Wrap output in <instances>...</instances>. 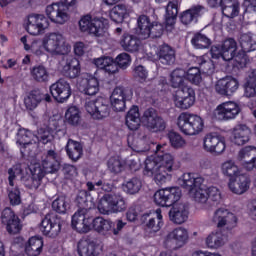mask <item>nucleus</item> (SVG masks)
<instances>
[{
    "label": "nucleus",
    "instance_id": "8",
    "mask_svg": "<svg viewBox=\"0 0 256 256\" xmlns=\"http://www.w3.org/2000/svg\"><path fill=\"white\" fill-rule=\"evenodd\" d=\"M85 110L93 119L101 121V119L109 117L111 113V106L109 105V100L99 97L94 101L86 102Z\"/></svg>",
    "mask_w": 256,
    "mask_h": 256
},
{
    "label": "nucleus",
    "instance_id": "10",
    "mask_svg": "<svg viewBox=\"0 0 256 256\" xmlns=\"http://www.w3.org/2000/svg\"><path fill=\"white\" fill-rule=\"evenodd\" d=\"M79 28L82 33H89L95 37H101L105 33V20L91 18V15H86L80 19Z\"/></svg>",
    "mask_w": 256,
    "mask_h": 256
},
{
    "label": "nucleus",
    "instance_id": "23",
    "mask_svg": "<svg viewBox=\"0 0 256 256\" xmlns=\"http://www.w3.org/2000/svg\"><path fill=\"white\" fill-rule=\"evenodd\" d=\"M238 161H241L246 171L256 169V147L246 146L238 152Z\"/></svg>",
    "mask_w": 256,
    "mask_h": 256
},
{
    "label": "nucleus",
    "instance_id": "57",
    "mask_svg": "<svg viewBox=\"0 0 256 256\" xmlns=\"http://www.w3.org/2000/svg\"><path fill=\"white\" fill-rule=\"evenodd\" d=\"M198 69L200 70V73L202 72L205 75H213V73H215V64L210 58H200Z\"/></svg>",
    "mask_w": 256,
    "mask_h": 256
},
{
    "label": "nucleus",
    "instance_id": "18",
    "mask_svg": "<svg viewBox=\"0 0 256 256\" xmlns=\"http://www.w3.org/2000/svg\"><path fill=\"white\" fill-rule=\"evenodd\" d=\"M50 93L58 103H65L71 97V84L67 80L60 79L50 86Z\"/></svg>",
    "mask_w": 256,
    "mask_h": 256
},
{
    "label": "nucleus",
    "instance_id": "42",
    "mask_svg": "<svg viewBox=\"0 0 256 256\" xmlns=\"http://www.w3.org/2000/svg\"><path fill=\"white\" fill-rule=\"evenodd\" d=\"M43 251V239L39 237H31L25 245V252L29 256L41 255Z\"/></svg>",
    "mask_w": 256,
    "mask_h": 256
},
{
    "label": "nucleus",
    "instance_id": "54",
    "mask_svg": "<svg viewBox=\"0 0 256 256\" xmlns=\"http://www.w3.org/2000/svg\"><path fill=\"white\" fill-rule=\"evenodd\" d=\"M7 193L10 205H12L13 207L21 205V190H19L18 186L8 187Z\"/></svg>",
    "mask_w": 256,
    "mask_h": 256
},
{
    "label": "nucleus",
    "instance_id": "29",
    "mask_svg": "<svg viewBox=\"0 0 256 256\" xmlns=\"http://www.w3.org/2000/svg\"><path fill=\"white\" fill-rule=\"evenodd\" d=\"M207 13V8L203 5H193L186 11L181 13L180 21L183 25H190V23H197L200 17H203Z\"/></svg>",
    "mask_w": 256,
    "mask_h": 256
},
{
    "label": "nucleus",
    "instance_id": "7",
    "mask_svg": "<svg viewBox=\"0 0 256 256\" xmlns=\"http://www.w3.org/2000/svg\"><path fill=\"white\" fill-rule=\"evenodd\" d=\"M43 47L52 55H67L71 46L65 45V38L59 33H51L43 39Z\"/></svg>",
    "mask_w": 256,
    "mask_h": 256
},
{
    "label": "nucleus",
    "instance_id": "45",
    "mask_svg": "<svg viewBox=\"0 0 256 256\" xmlns=\"http://www.w3.org/2000/svg\"><path fill=\"white\" fill-rule=\"evenodd\" d=\"M123 191L127 193V195H137L141 191V187H143V182L139 177H132L126 180L123 184Z\"/></svg>",
    "mask_w": 256,
    "mask_h": 256
},
{
    "label": "nucleus",
    "instance_id": "22",
    "mask_svg": "<svg viewBox=\"0 0 256 256\" xmlns=\"http://www.w3.org/2000/svg\"><path fill=\"white\" fill-rule=\"evenodd\" d=\"M42 171L45 173H57L61 169V162L55 150H48L41 157Z\"/></svg>",
    "mask_w": 256,
    "mask_h": 256
},
{
    "label": "nucleus",
    "instance_id": "53",
    "mask_svg": "<svg viewBox=\"0 0 256 256\" xmlns=\"http://www.w3.org/2000/svg\"><path fill=\"white\" fill-rule=\"evenodd\" d=\"M185 81V70L176 68L171 73V84L174 89H177L183 85Z\"/></svg>",
    "mask_w": 256,
    "mask_h": 256
},
{
    "label": "nucleus",
    "instance_id": "25",
    "mask_svg": "<svg viewBox=\"0 0 256 256\" xmlns=\"http://www.w3.org/2000/svg\"><path fill=\"white\" fill-rule=\"evenodd\" d=\"M170 221L176 225H183L189 219V204L175 203L169 211Z\"/></svg>",
    "mask_w": 256,
    "mask_h": 256
},
{
    "label": "nucleus",
    "instance_id": "21",
    "mask_svg": "<svg viewBox=\"0 0 256 256\" xmlns=\"http://www.w3.org/2000/svg\"><path fill=\"white\" fill-rule=\"evenodd\" d=\"M239 89V80L233 77L221 78L215 85V91L222 97H230Z\"/></svg>",
    "mask_w": 256,
    "mask_h": 256
},
{
    "label": "nucleus",
    "instance_id": "44",
    "mask_svg": "<svg viewBox=\"0 0 256 256\" xmlns=\"http://www.w3.org/2000/svg\"><path fill=\"white\" fill-rule=\"evenodd\" d=\"M31 77L36 83H47L49 81V71L43 65H36L30 69Z\"/></svg>",
    "mask_w": 256,
    "mask_h": 256
},
{
    "label": "nucleus",
    "instance_id": "9",
    "mask_svg": "<svg viewBox=\"0 0 256 256\" xmlns=\"http://www.w3.org/2000/svg\"><path fill=\"white\" fill-rule=\"evenodd\" d=\"M179 199H181L180 187L160 189L154 194V202L160 207H172Z\"/></svg>",
    "mask_w": 256,
    "mask_h": 256
},
{
    "label": "nucleus",
    "instance_id": "1",
    "mask_svg": "<svg viewBox=\"0 0 256 256\" xmlns=\"http://www.w3.org/2000/svg\"><path fill=\"white\" fill-rule=\"evenodd\" d=\"M141 123L152 133H161L167 129V121L159 115L155 108L146 109L141 117L139 107L133 106L126 114L125 124L130 131H137L141 127Z\"/></svg>",
    "mask_w": 256,
    "mask_h": 256
},
{
    "label": "nucleus",
    "instance_id": "43",
    "mask_svg": "<svg viewBox=\"0 0 256 256\" xmlns=\"http://www.w3.org/2000/svg\"><path fill=\"white\" fill-rule=\"evenodd\" d=\"M227 242V236L223 234V232H212L206 238V245L209 249H219V247H223Z\"/></svg>",
    "mask_w": 256,
    "mask_h": 256
},
{
    "label": "nucleus",
    "instance_id": "19",
    "mask_svg": "<svg viewBox=\"0 0 256 256\" xmlns=\"http://www.w3.org/2000/svg\"><path fill=\"white\" fill-rule=\"evenodd\" d=\"M85 209H78L72 216V228L77 233H89L91 231L92 218L87 217Z\"/></svg>",
    "mask_w": 256,
    "mask_h": 256
},
{
    "label": "nucleus",
    "instance_id": "58",
    "mask_svg": "<svg viewBox=\"0 0 256 256\" xmlns=\"http://www.w3.org/2000/svg\"><path fill=\"white\" fill-rule=\"evenodd\" d=\"M223 175L227 177H236L239 173V168L235 165V162L232 160H228L224 162L221 166Z\"/></svg>",
    "mask_w": 256,
    "mask_h": 256
},
{
    "label": "nucleus",
    "instance_id": "37",
    "mask_svg": "<svg viewBox=\"0 0 256 256\" xmlns=\"http://www.w3.org/2000/svg\"><path fill=\"white\" fill-rule=\"evenodd\" d=\"M43 99H45V94L39 89H34L24 98V105L28 111H33L39 107V104Z\"/></svg>",
    "mask_w": 256,
    "mask_h": 256
},
{
    "label": "nucleus",
    "instance_id": "33",
    "mask_svg": "<svg viewBox=\"0 0 256 256\" xmlns=\"http://www.w3.org/2000/svg\"><path fill=\"white\" fill-rule=\"evenodd\" d=\"M251 139V129L245 124H238L232 130V141L235 145L241 146L249 143Z\"/></svg>",
    "mask_w": 256,
    "mask_h": 256
},
{
    "label": "nucleus",
    "instance_id": "48",
    "mask_svg": "<svg viewBox=\"0 0 256 256\" xmlns=\"http://www.w3.org/2000/svg\"><path fill=\"white\" fill-rule=\"evenodd\" d=\"M65 119L68 125L78 127V125H81V111L77 106L69 107L65 113Z\"/></svg>",
    "mask_w": 256,
    "mask_h": 256
},
{
    "label": "nucleus",
    "instance_id": "62",
    "mask_svg": "<svg viewBox=\"0 0 256 256\" xmlns=\"http://www.w3.org/2000/svg\"><path fill=\"white\" fill-rule=\"evenodd\" d=\"M158 167L159 161L157 160V156L154 158H147L145 160V175H148L149 177L153 176Z\"/></svg>",
    "mask_w": 256,
    "mask_h": 256
},
{
    "label": "nucleus",
    "instance_id": "2",
    "mask_svg": "<svg viewBox=\"0 0 256 256\" xmlns=\"http://www.w3.org/2000/svg\"><path fill=\"white\" fill-rule=\"evenodd\" d=\"M204 181L203 177H196L193 173H185L180 180L182 189H185L198 205H207V190L201 188Z\"/></svg>",
    "mask_w": 256,
    "mask_h": 256
},
{
    "label": "nucleus",
    "instance_id": "34",
    "mask_svg": "<svg viewBox=\"0 0 256 256\" xmlns=\"http://www.w3.org/2000/svg\"><path fill=\"white\" fill-rule=\"evenodd\" d=\"M62 74L68 79H77L81 75V63L77 58H68L62 68Z\"/></svg>",
    "mask_w": 256,
    "mask_h": 256
},
{
    "label": "nucleus",
    "instance_id": "32",
    "mask_svg": "<svg viewBox=\"0 0 256 256\" xmlns=\"http://www.w3.org/2000/svg\"><path fill=\"white\" fill-rule=\"evenodd\" d=\"M251 185V180L246 175L235 176L234 180L230 179L228 184L230 191L236 195H243L249 191V186Z\"/></svg>",
    "mask_w": 256,
    "mask_h": 256
},
{
    "label": "nucleus",
    "instance_id": "27",
    "mask_svg": "<svg viewBox=\"0 0 256 256\" xmlns=\"http://www.w3.org/2000/svg\"><path fill=\"white\" fill-rule=\"evenodd\" d=\"M213 223H216L217 227H235L237 225V217L235 214L229 212V210L225 208H219L214 212V216L212 218Z\"/></svg>",
    "mask_w": 256,
    "mask_h": 256
},
{
    "label": "nucleus",
    "instance_id": "55",
    "mask_svg": "<svg viewBox=\"0 0 256 256\" xmlns=\"http://www.w3.org/2000/svg\"><path fill=\"white\" fill-rule=\"evenodd\" d=\"M90 196L89 192L87 190H80L76 197V203L79 207V209H85L86 212H89V209H91V206H89V200L88 197Z\"/></svg>",
    "mask_w": 256,
    "mask_h": 256
},
{
    "label": "nucleus",
    "instance_id": "59",
    "mask_svg": "<svg viewBox=\"0 0 256 256\" xmlns=\"http://www.w3.org/2000/svg\"><path fill=\"white\" fill-rule=\"evenodd\" d=\"M36 139L43 143V145H47V143H52V141L55 139V136H53V132L47 128H40L38 130V135L36 136Z\"/></svg>",
    "mask_w": 256,
    "mask_h": 256
},
{
    "label": "nucleus",
    "instance_id": "5",
    "mask_svg": "<svg viewBox=\"0 0 256 256\" xmlns=\"http://www.w3.org/2000/svg\"><path fill=\"white\" fill-rule=\"evenodd\" d=\"M137 23V33L140 39H149V37L157 39V37L163 35V31L165 30L163 24L159 22H151V19L147 15L139 16Z\"/></svg>",
    "mask_w": 256,
    "mask_h": 256
},
{
    "label": "nucleus",
    "instance_id": "38",
    "mask_svg": "<svg viewBox=\"0 0 256 256\" xmlns=\"http://www.w3.org/2000/svg\"><path fill=\"white\" fill-rule=\"evenodd\" d=\"M222 49V59L224 61H231L237 55V41L233 38H228L220 45Z\"/></svg>",
    "mask_w": 256,
    "mask_h": 256
},
{
    "label": "nucleus",
    "instance_id": "6",
    "mask_svg": "<svg viewBox=\"0 0 256 256\" xmlns=\"http://www.w3.org/2000/svg\"><path fill=\"white\" fill-rule=\"evenodd\" d=\"M62 226L63 220H61V217L54 213H48L40 223V231L45 237L55 239L56 237H59Z\"/></svg>",
    "mask_w": 256,
    "mask_h": 256
},
{
    "label": "nucleus",
    "instance_id": "4",
    "mask_svg": "<svg viewBox=\"0 0 256 256\" xmlns=\"http://www.w3.org/2000/svg\"><path fill=\"white\" fill-rule=\"evenodd\" d=\"M177 125L184 135H199L205 127V123L201 116L189 114L187 112H183L179 115Z\"/></svg>",
    "mask_w": 256,
    "mask_h": 256
},
{
    "label": "nucleus",
    "instance_id": "63",
    "mask_svg": "<svg viewBox=\"0 0 256 256\" xmlns=\"http://www.w3.org/2000/svg\"><path fill=\"white\" fill-rule=\"evenodd\" d=\"M116 64L118 65L119 69H127V67H129L131 65V55H129L128 53H121L119 54L115 60Z\"/></svg>",
    "mask_w": 256,
    "mask_h": 256
},
{
    "label": "nucleus",
    "instance_id": "50",
    "mask_svg": "<svg viewBox=\"0 0 256 256\" xmlns=\"http://www.w3.org/2000/svg\"><path fill=\"white\" fill-rule=\"evenodd\" d=\"M191 44L195 49H209L211 47V39L207 35L198 32L192 37Z\"/></svg>",
    "mask_w": 256,
    "mask_h": 256
},
{
    "label": "nucleus",
    "instance_id": "47",
    "mask_svg": "<svg viewBox=\"0 0 256 256\" xmlns=\"http://www.w3.org/2000/svg\"><path fill=\"white\" fill-rule=\"evenodd\" d=\"M239 43L244 53H251V51H256V42L253 40V34L251 32L241 34Z\"/></svg>",
    "mask_w": 256,
    "mask_h": 256
},
{
    "label": "nucleus",
    "instance_id": "11",
    "mask_svg": "<svg viewBox=\"0 0 256 256\" xmlns=\"http://www.w3.org/2000/svg\"><path fill=\"white\" fill-rule=\"evenodd\" d=\"M0 219L9 235H19L21 233L23 224H21V219H19V216L11 208H5L1 213Z\"/></svg>",
    "mask_w": 256,
    "mask_h": 256
},
{
    "label": "nucleus",
    "instance_id": "41",
    "mask_svg": "<svg viewBox=\"0 0 256 256\" xmlns=\"http://www.w3.org/2000/svg\"><path fill=\"white\" fill-rule=\"evenodd\" d=\"M52 209L59 215H65L71 210V199L65 195L58 196L52 202Z\"/></svg>",
    "mask_w": 256,
    "mask_h": 256
},
{
    "label": "nucleus",
    "instance_id": "30",
    "mask_svg": "<svg viewBox=\"0 0 256 256\" xmlns=\"http://www.w3.org/2000/svg\"><path fill=\"white\" fill-rule=\"evenodd\" d=\"M78 91L84 95H97L99 93V80L95 77L80 78L77 82Z\"/></svg>",
    "mask_w": 256,
    "mask_h": 256
},
{
    "label": "nucleus",
    "instance_id": "35",
    "mask_svg": "<svg viewBox=\"0 0 256 256\" xmlns=\"http://www.w3.org/2000/svg\"><path fill=\"white\" fill-rule=\"evenodd\" d=\"M65 151L74 163H77L83 157V144L73 139H68V142L65 146Z\"/></svg>",
    "mask_w": 256,
    "mask_h": 256
},
{
    "label": "nucleus",
    "instance_id": "12",
    "mask_svg": "<svg viewBox=\"0 0 256 256\" xmlns=\"http://www.w3.org/2000/svg\"><path fill=\"white\" fill-rule=\"evenodd\" d=\"M174 105L182 111L193 107L195 105V90L188 86L179 88L174 96Z\"/></svg>",
    "mask_w": 256,
    "mask_h": 256
},
{
    "label": "nucleus",
    "instance_id": "26",
    "mask_svg": "<svg viewBox=\"0 0 256 256\" xmlns=\"http://www.w3.org/2000/svg\"><path fill=\"white\" fill-rule=\"evenodd\" d=\"M166 145H157L156 147V159L158 161V167L163 169H166L169 173L171 171H174V169H177L175 167V157L171 155V153L165 152Z\"/></svg>",
    "mask_w": 256,
    "mask_h": 256
},
{
    "label": "nucleus",
    "instance_id": "60",
    "mask_svg": "<svg viewBox=\"0 0 256 256\" xmlns=\"http://www.w3.org/2000/svg\"><path fill=\"white\" fill-rule=\"evenodd\" d=\"M153 176L157 185H163V183H166L167 179H169V170L164 169L163 167H158L153 173Z\"/></svg>",
    "mask_w": 256,
    "mask_h": 256
},
{
    "label": "nucleus",
    "instance_id": "31",
    "mask_svg": "<svg viewBox=\"0 0 256 256\" xmlns=\"http://www.w3.org/2000/svg\"><path fill=\"white\" fill-rule=\"evenodd\" d=\"M97 242L89 236L82 238L77 245L79 256H98Z\"/></svg>",
    "mask_w": 256,
    "mask_h": 256
},
{
    "label": "nucleus",
    "instance_id": "14",
    "mask_svg": "<svg viewBox=\"0 0 256 256\" xmlns=\"http://www.w3.org/2000/svg\"><path fill=\"white\" fill-rule=\"evenodd\" d=\"M69 10L67 6H64L63 3H53L46 7V15L52 23L56 25H65L69 20Z\"/></svg>",
    "mask_w": 256,
    "mask_h": 256
},
{
    "label": "nucleus",
    "instance_id": "52",
    "mask_svg": "<svg viewBox=\"0 0 256 256\" xmlns=\"http://www.w3.org/2000/svg\"><path fill=\"white\" fill-rule=\"evenodd\" d=\"M185 79L192 83V85H199L203 81L201 70L198 67L189 68L185 71Z\"/></svg>",
    "mask_w": 256,
    "mask_h": 256
},
{
    "label": "nucleus",
    "instance_id": "39",
    "mask_svg": "<svg viewBox=\"0 0 256 256\" xmlns=\"http://www.w3.org/2000/svg\"><path fill=\"white\" fill-rule=\"evenodd\" d=\"M35 134L31 132L30 130H27L25 128L19 129L17 133V144L21 145L20 153L24 157L25 156V148L27 145H31L33 141H35Z\"/></svg>",
    "mask_w": 256,
    "mask_h": 256
},
{
    "label": "nucleus",
    "instance_id": "15",
    "mask_svg": "<svg viewBox=\"0 0 256 256\" xmlns=\"http://www.w3.org/2000/svg\"><path fill=\"white\" fill-rule=\"evenodd\" d=\"M225 138L215 133H208L203 138V149L207 153L221 155L225 151Z\"/></svg>",
    "mask_w": 256,
    "mask_h": 256
},
{
    "label": "nucleus",
    "instance_id": "51",
    "mask_svg": "<svg viewBox=\"0 0 256 256\" xmlns=\"http://www.w3.org/2000/svg\"><path fill=\"white\" fill-rule=\"evenodd\" d=\"M126 14H127V5L117 4L110 11V19L114 23H123Z\"/></svg>",
    "mask_w": 256,
    "mask_h": 256
},
{
    "label": "nucleus",
    "instance_id": "64",
    "mask_svg": "<svg viewBox=\"0 0 256 256\" xmlns=\"http://www.w3.org/2000/svg\"><path fill=\"white\" fill-rule=\"evenodd\" d=\"M108 169L111 171V173H121L123 171V164L121 163V160H119L116 157H111L108 162Z\"/></svg>",
    "mask_w": 256,
    "mask_h": 256
},
{
    "label": "nucleus",
    "instance_id": "17",
    "mask_svg": "<svg viewBox=\"0 0 256 256\" xmlns=\"http://www.w3.org/2000/svg\"><path fill=\"white\" fill-rule=\"evenodd\" d=\"M239 113H241V107L237 103L229 101L217 106L215 115L219 121H230L235 119Z\"/></svg>",
    "mask_w": 256,
    "mask_h": 256
},
{
    "label": "nucleus",
    "instance_id": "49",
    "mask_svg": "<svg viewBox=\"0 0 256 256\" xmlns=\"http://www.w3.org/2000/svg\"><path fill=\"white\" fill-rule=\"evenodd\" d=\"M131 97H133L131 88L118 86L113 90L110 100L131 101Z\"/></svg>",
    "mask_w": 256,
    "mask_h": 256
},
{
    "label": "nucleus",
    "instance_id": "16",
    "mask_svg": "<svg viewBox=\"0 0 256 256\" xmlns=\"http://www.w3.org/2000/svg\"><path fill=\"white\" fill-rule=\"evenodd\" d=\"M141 223L145 225V233L148 237H155V233L161 231V227H163V215H161V210H156V218L151 217L150 214H143Z\"/></svg>",
    "mask_w": 256,
    "mask_h": 256
},
{
    "label": "nucleus",
    "instance_id": "28",
    "mask_svg": "<svg viewBox=\"0 0 256 256\" xmlns=\"http://www.w3.org/2000/svg\"><path fill=\"white\" fill-rule=\"evenodd\" d=\"M156 55L160 65H163L164 67H171V65H175V61L177 59L175 48L171 47L169 44L160 45Z\"/></svg>",
    "mask_w": 256,
    "mask_h": 256
},
{
    "label": "nucleus",
    "instance_id": "36",
    "mask_svg": "<svg viewBox=\"0 0 256 256\" xmlns=\"http://www.w3.org/2000/svg\"><path fill=\"white\" fill-rule=\"evenodd\" d=\"M120 47L128 53H136V51H139V38L128 32H124L120 39Z\"/></svg>",
    "mask_w": 256,
    "mask_h": 256
},
{
    "label": "nucleus",
    "instance_id": "24",
    "mask_svg": "<svg viewBox=\"0 0 256 256\" xmlns=\"http://www.w3.org/2000/svg\"><path fill=\"white\" fill-rule=\"evenodd\" d=\"M49 27V21L41 14H34L28 17L26 31L30 35H40L41 31H45Z\"/></svg>",
    "mask_w": 256,
    "mask_h": 256
},
{
    "label": "nucleus",
    "instance_id": "3",
    "mask_svg": "<svg viewBox=\"0 0 256 256\" xmlns=\"http://www.w3.org/2000/svg\"><path fill=\"white\" fill-rule=\"evenodd\" d=\"M127 210V202L120 194L106 193L98 203V211L102 215H109V213H123Z\"/></svg>",
    "mask_w": 256,
    "mask_h": 256
},
{
    "label": "nucleus",
    "instance_id": "61",
    "mask_svg": "<svg viewBox=\"0 0 256 256\" xmlns=\"http://www.w3.org/2000/svg\"><path fill=\"white\" fill-rule=\"evenodd\" d=\"M168 139L171 143V146L174 147V149H181V147L185 145V140L177 132H174V131L169 132Z\"/></svg>",
    "mask_w": 256,
    "mask_h": 256
},
{
    "label": "nucleus",
    "instance_id": "13",
    "mask_svg": "<svg viewBox=\"0 0 256 256\" xmlns=\"http://www.w3.org/2000/svg\"><path fill=\"white\" fill-rule=\"evenodd\" d=\"M189 239V233L187 229L178 227L166 236L164 245L166 249H172L173 251L181 249Z\"/></svg>",
    "mask_w": 256,
    "mask_h": 256
},
{
    "label": "nucleus",
    "instance_id": "40",
    "mask_svg": "<svg viewBox=\"0 0 256 256\" xmlns=\"http://www.w3.org/2000/svg\"><path fill=\"white\" fill-rule=\"evenodd\" d=\"M220 7L224 17L235 19V17L239 16V0H223Z\"/></svg>",
    "mask_w": 256,
    "mask_h": 256
},
{
    "label": "nucleus",
    "instance_id": "56",
    "mask_svg": "<svg viewBox=\"0 0 256 256\" xmlns=\"http://www.w3.org/2000/svg\"><path fill=\"white\" fill-rule=\"evenodd\" d=\"M17 175H23V168L21 163L14 164L11 168L8 169L9 187H15V179H17Z\"/></svg>",
    "mask_w": 256,
    "mask_h": 256
},
{
    "label": "nucleus",
    "instance_id": "20",
    "mask_svg": "<svg viewBox=\"0 0 256 256\" xmlns=\"http://www.w3.org/2000/svg\"><path fill=\"white\" fill-rule=\"evenodd\" d=\"M31 175H22L20 181L27 187V189L37 190L38 187H41L43 183V177H45V172L41 166H33L30 168Z\"/></svg>",
    "mask_w": 256,
    "mask_h": 256
},
{
    "label": "nucleus",
    "instance_id": "46",
    "mask_svg": "<svg viewBox=\"0 0 256 256\" xmlns=\"http://www.w3.org/2000/svg\"><path fill=\"white\" fill-rule=\"evenodd\" d=\"M91 225L93 226L94 231L97 233H109L113 229V222L111 220H106L103 217H96L92 219Z\"/></svg>",
    "mask_w": 256,
    "mask_h": 256
}]
</instances>
